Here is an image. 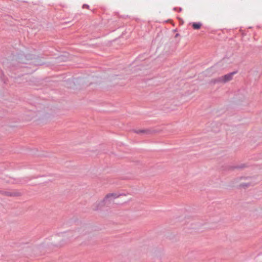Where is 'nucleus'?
Masks as SVG:
<instances>
[{
	"mask_svg": "<svg viewBox=\"0 0 262 262\" xmlns=\"http://www.w3.org/2000/svg\"><path fill=\"white\" fill-rule=\"evenodd\" d=\"M77 233L80 236H84L89 233L88 229L85 227H82L75 230V231H67L60 234V236L65 239H69L73 237L75 233Z\"/></svg>",
	"mask_w": 262,
	"mask_h": 262,
	"instance_id": "1",
	"label": "nucleus"
},
{
	"mask_svg": "<svg viewBox=\"0 0 262 262\" xmlns=\"http://www.w3.org/2000/svg\"><path fill=\"white\" fill-rule=\"evenodd\" d=\"M192 26L194 29L198 30L201 28L202 24L201 23H193L192 24Z\"/></svg>",
	"mask_w": 262,
	"mask_h": 262,
	"instance_id": "5",
	"label": "nucleus"
},
{
	"mask_svg": "<svg viewBox=\"0 0 262 262\" xmlns=\"http://www.w3.org/2000/svg\"><path fill=\"white\" fill-rule=\"evenodd\" d=\"M235 74V72H232L230 73H228L226 75H225L223 76L220 77L214 80H213V83H225L227 82L231 81L233 75Z\"/></svg>",
	"mask_w": 262,
	"mask_h": 262,
	"instance_id": "2",
	"label": "nucleus"
},
{
	"mask_svg": "<svg viewBox=\"0 0 262 262\" xmlns=\"http://www.w3.org/2000/svg\"><path fill=\"white\" fill-rule=\"evenodd\" d=\"M5 194L9 196H14L19 195L20 193L16 192H5Z\"/></svg>",
	"mask_w": 262,
	"mask_h": 262,
	"instance_id": "4",
	"label": "nucleus"
},
{
	"mask_svg": "<svg viewBox=\"0 0 262 262\" xmlns=\"http://www.w3.org/2000/svg\"><path fill=\"white\" fill-rule=\"evenodd\" d=\"M43 116L45 118H48L49 117V115H48L47 114H43Z\"/></svg>",
	"mask_w": 262,
	"mask_h": 262,
	"instance_id": "8",
	"label": "nucleus"
},
{
	"mask_svg": "<svg viewBox=\"0 0 262 262\" xmlns=\"http://www.w3.org/2000/svg\"><path fill=\"white\" fill-rule=\"evenodd\" d=\"M82 8H83L89 9V6L85 4V5H83Z\"/></svg>",
	"mask_w": 262,
	"mask_h": 262,
	"instance_id": "7",
	"label": "nucleus"
},
{
	"mask_svg": "<svg viewBox=\"0 0 262 262\" xmlns=\"http://www.w3.org/2000/svg\"><path fill=\"white\" fill-rule=\"evenodd\" d=\"M148 131L145 130H139L136 132L137 133H147Z\"/></svg>",
	"mask_w": 262,
	"mask_h": 262,
	"instance_id": "6",
	"label": "nucleus"
},
{
	"mask_svg": "<svg viewBox=\"0 0 262 262\" xmlns=\"http://www.w3.org/2000/svg\"><path fill=\"white\" fill-rule=\"evenodd\" d=\"M119 195L117 193H111L106 194L103 199V202L106 201L108 200L112 199H115L118 198Z\"/></svg>",
	"mask_w": 262,
	"mask_h": 262,
	"instance_id": "3",
	"label": "nucleus"
}]
</instances>
